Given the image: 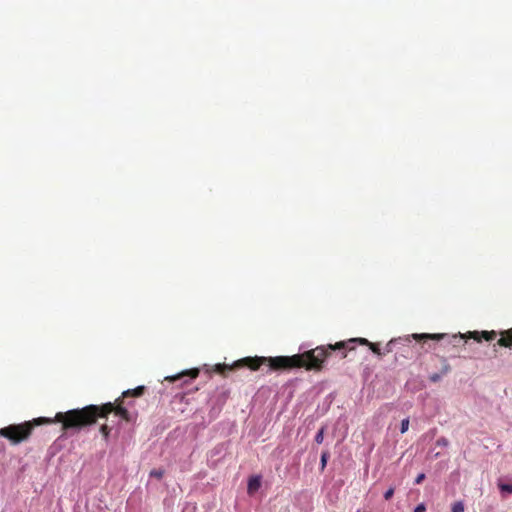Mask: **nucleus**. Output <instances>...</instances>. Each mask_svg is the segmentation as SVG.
Segmentation results:
<instances>
[{
    "label": "nucleus",
    "mask_w": 512,
    "mask_h": 512,
    "mask_svg": "<svg viewBox=\"0 0 512 512\" xmlns=\"http://www.w3.org/2000/svg\"><path fill=\"white\" fill-rule=\"evenodd\" d=\"M444 364H443V367L441 369V372L440 373H433L429 376V380L433 383H437L441 380L442 376L446 375L451 367L450 365L447 363V361L444 359L443 360Z\"/></svg>",
    "instance_id": "1a4fd4ad"
},
{
    "label": "nucleus",
    "mask_w": 512,
    "mask_h": 512,
    "mask_svg": "<svg viewBox=\"0 0 512 512\" xmlns=\"http://www.w3.org/2000/svg\"><path fill=\"white\" fill-rule=\"evenodd\" d=\"M324 431H325V428L322 427V428L319 429V431L315 435V442L317 444H321L323 442V440H324Z\"/></svg>",
    "instance_id": "f8f14e48"
},
{
    "label": "nucleus",
    "mask_w": 512,
    "mask_h": 512,
    "mask_svg": "<svg viewBox=\"0 0 512 512\" xmlns=\"http://www.w3.org/2000/svg\"><path fill=\"white\" fill-rule=\"evenodd\" d=\"M328 458H329V452L324 451L321 455V461H320L322 471L325 469V467L327 465Z\"/></svg>",
    "instance_id": "ddd939ff"
},
{
    "label": "nucleus",
    "mask_w": 512,
    "mask_h": 512,
    "mask_svg": "<svg viewBox=\"0 0 512 512\" xmlns=\"http://www.w3.org/2000/svg\"><path fill=\"white\" fill-rule=\"evenodd\" d=\"M54 422H57L56 416L54 419L39 417L20 424H11L0 429V436L8 439L12 445H17L21 442L27 441L36 426L41 424H51Z\"/></svg>",
    "instance_id": "7ed1b4c3"
},
{
    "label": "nucleus",
    "mask_w": 512,
    "mask_h": 512,
    "mask_svg": "<svg viewBox=\"0 0 512 512\" xmlns=\"http://www.w3.org/2000/svg\"><path fill=\"white\" fill-rule=\"evenodd\" d=\"M425 510H426L425 505L423 503H421L416 506V508L414 509V512H425Z\"/></svg>",
    "instance_id": "aec40b11"
},
{
    "label": "nucleus",
    "mask_w": 512,
    "mask_h": 512,
    "mask_svg": "<svg viewBox=\"0 0 512 512\" xmlns=\"http://www.w3.org/2000/svg\"><path fill=\"white\" fill-rule=\"evenodd\" d=\"M408 428H409V419L405 418L401 422V427H400L401 433L403 434V433L407 432Z\"/></svg>",
    "instance_id": "f3484780"
},
{
    "label": "nucleus",
    "mask_w": 512,
    "mask_h": 512,
    "mask_svg": "<svg viewBox=\"0 0 512 512\" xmlns=\"http://www.w3.org/2000/svg\"><path fill=\"white\" fill-rule=\"evenodd\" d=\"M498 486H499V489H500L502 492H507V493L512 494V484H503V483H500Z\"/></svg>",
    "instance_id": "dca6fc26"
},
{
    "label": "nucleus",
    "mask_w": 512,
    "mask_h": 512,
    "mask_svg": "<svg viewBox=\"0 0 512 512\" xmlns=\"http://www.w3.org/2000/svg\"><path fill=\"white\" fill-rule=\"evenodd\" d=\"M198 375H199L198 369H191V370L182 372V373L172 376V377H166V380H168L170 382H174V381L181 379L183 377H186V376H188L190 379H195L198 377Z\"/></svg>",
    "instance_id": "6e6552de"
},
{
    "label": "nucleus",
    "mask_w": 512,
    "mask_h": 512,
    "mask_svg": "<svg viewBox=\"0 0 512 512\" xmlns=\"http://www.w3.org/2000/svg\"><path fill=\"white\" fill-rule=\"evenodd\" d=\"M425 479V474L424 473H421L419 474L416 479H415V483L416 484H420L423 480Z\"/></svg>",
    "instance_id": "412c9836"
},
{
    "label": "nucleus",
    "mask_w": 512,
    "mask_h": 512,
    "mask_svg": "<svg viewBox=\"0 0 512 512\" xmlns=\"http://www.w3.org/2000/svg\"><path fill=\"white\" fill-rule=\"evenodd\" d=\"M452 512H464V504L461 501L455 502L452 506Z\"/></svg>",
    "instance_id": "4468645a"
},
{
    "label": "nucleus",
    "mask_w": 512,
    "mask_h": 512,
    "mask_svg": "<svg viewBox=\"0 0 512 512\" xmlns=\"http://www.w3.org/2000/svg\"><path fill=\"white\" fill-rule=\"evenodd\" d=\"M99 431L104 437V439L107 441L111 432V428L107 424H102L99 428Z\"/></svg>",
    "instance_id": "9b49d317"
},
{
    "label": "nucleus",
    "mask_w": 512,
    "mask_h": 512,
    "mask_svg": "<svg viewBox=\"0 0 512 512\" xmlns=\"http://www.w3.org/2000/svg\"><path fill=\"white\" fill-rule=\"evenodd\" d=\"M145 386H138L135 389H129L122 393V397L125 399L127 397H140L144 394Z\"/></svg>",
    "instance_id": "9d476101"
},
{
    "label": "nucleus",
    "mask_w": 512,
    "mask_h": 512,
    "mask_svg": "<svg viewBox=\"0 0 512 512\" xmlns=\"http://www.w3.org/2000/svg\"><path fill=\"white\" fill-rule=\"evenodd\" d=\"M468 337L474 339L477 342H481L483 339L485 341H492L497 337V332L494 330L491 331H470L468 332Z\"/></svg>",
    "instance_id": "39448f33"
},
{
    "label": "nucleus",
    "mask_w": 512,
    "mask_h": 512,
    "mask_svg": "<svg viewBox=\"0 0 512 512\" xmlns=\"http://www.w3.org/2000/svg\"><path fill=\"white\" fill-rule=\"evenodd\" d=\"M393 495H394V488H393V487H391V488H389V489L385 492V494H384V498H385V500H390V499L393 497Z\"/></svg>",
    "instance_id": "6ab92c4d"
},
{
    "label": "nucleus",
    "mask_w": 512,
    "mask_h": 512,
    "mask_svg": "<svg viewBox=\"0 0 512 512\" xmlns=\"http://www.w3.org/2000/svg\"><path fill=\"white\" fill-rule=\"evenodd\" d=\"M436 444L438 446H444L445 447V446H447L449 444V441L445 437H440V438L437 439Z\"/></svg>",
    "instance_id": "a211bd4d"
},
{
    "label": "nucleus",
    "mask_w": 512,
    "mask_h": 512,
    "mask_svg": "<svg viewBox=\"0 0 512 512\" xmlns=\"http://www.w3.org/2000/svg\"><path fill=\"white\" fill-rule=\"evenodd\" d=\"M112 412L126 422L132 420L129 411L124 406V398L121 396L114 402H107L102 405L91 404L83 408L58 412L56 414V421L62 424V430L65 432L71 430L80 431L85 427L95 424L99 418L106 419Z\"/></svg>",
    "instance_id": "f03ea898"
},
{
    "label": "nucleus",
    "mask_w": 512,
    "mask_h": 512,
    "mask_svg": "<svg viewBox=\"0 0 512 512\" xmlns=\"http://www.w3.org/2000/svg\"><path fill=\"white\" fill-rule=\"evenodd\" d=\"M164 475V471L161 470V469H153L151 472H150V476L151 477H154V478H157V479H161Z\"/></svg>",
    "instance_id": "2eb2a0df"
},
{
    "label": "nucleus",
    "mask_w": 512,
    "mask_h": 512,
    "mask_svg": "<svg viewBox=\"0 0 512 512\" xmlns=\"http://www.w3.org/2000/svg\"><path fill=\"white\" fill-rule=\"evenodd\" d=\"M261 487V477L260 476H252L249 478L247 492L250 495H253L256 491Z\"/></svg>",
    "instance_id": "0eeeda50"
},
{
    "label": "nucleus",
    "mask_w": 512,
    "mask_h": 512,
    "mask_svg": "<svg viewBox=\"0 0 512 512\" xmlns=\"http://www.w3.org/2000/svg\"><path fill=\"white\" fill-rule=\"evenodd\" d=\"M396 342L397 339L390 340L386 344L384 352H381L377 343H372L366 338H351L347 341H339L335 344L320 345L316 348L292 356L245 357L235 361L231 365L217 364L215 365L214 370L226 377L228 372L239 368L247 367L253 371H256L260 368V366L267 364L270 370L274 371L305 368L308 371L319 372L324 368V363L326 359L331 355L332 351H341V358H345L346 351L353 350L355 348L354 344L359 343L361 345L369 346L373 353L381 357L385 354L391 353Z\"/></svg>",
    "instance_id": "f257e3e1"
},
{
    "label": "nucleus",
    "mask_w": 512,
    "mask_h": 512,
    "mask_svg": "<svg viewBox=\"0 0 512 512\" xmlns=\"http://www.w3.org/2000/svg\"><path fill=\"white\" fill-rule=\"evenodd\" d=\"M412 337L417 340V341H426V340H443V339H448L449 343L452 344L453 346H458L460 343H466V340L467 339H471L470 337H468V333L467 334H458V335H452V336H449L445 333H436V334H428V333H423V334H413Z\"/></svg>",
    "instance_id": "20e7f679"
},
{
    "label": "nucleus",
    "mask_w": 512,
    "mask_h": 512,
    "mask_svg": "<svg viewBox=\"0 0 512 512\" xmlns=\"http://www.w3.org/2000/svg\"><path fill=\"white\" fill-rule=\"evenodd\" d=\"M501 337L498 339L497 344L502 347L511 348L512 347V329H508L502 331L500 333Z\"/></svg>",
    "instance_id": "423d86ee"
}]
</instances>
